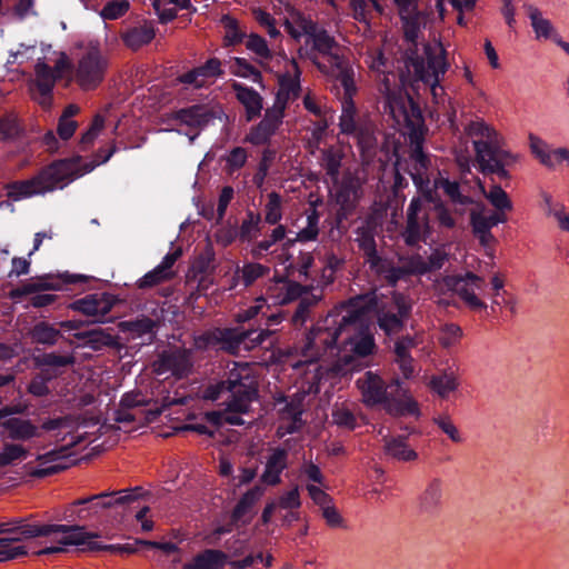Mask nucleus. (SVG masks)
I'll use <instances>...</instances> for the list:
<instances>
[{
    "label": "nucleus",
    "mask_w": 569,
    "mask_h": 569,
    "mask_svg": "<svg viewBox=\"0 0 569 569\" xmlns=\"http://www.w3.org/2000/svg\"><path fill=\"white\" fill-rule=\"evenodd\" d=\"M116 496H119V498H147L151 496H159V492L154 491L151 486H137L120 490H104L99 493L91 495L88 498H112Z\"/></svg>",
    "instance_id": "38"
},
{
    "label": "nucleus",
    "mask_w": 569,
    "mask_h": 569,
    "mask_svg": "<svg viewBox=\"0 0 569 569\" xmlns=\"http://www.w3.org/2000/svg\"><path fill=\"white\" fill-rule=\"evenodd\" d=\"M60 337L59 330L47 323H38L31 330V338L34 342L53 345Z\"/></svg>",
    "instance_id": "45"
},
{
    "label": "nucleus",
    "mask_w": 569,
    "mask_h": 569,
    "mask_svg": "<svg viewBox=\"0 0 569 569\" xmlns=\"http://www.w3.org/2000/svg\"><path fill=\"white\" fill-rule=\"evenodd\" d=\"M461 337V328L455 323H448L442 327L439 341L442 347L451 348L460 341Z\"/></svg>",
    "instance_id": "54"
},
{
    "label": "nucleus",
    "mask_w": 569,
    "mask_h": 569,
    "mask_svg": "<svg viewBox=\"0 0 569 569\" xmlns=\"http://www.w3.org/2000/svg\"><path fill=\"white\" fill-rule=\"evenodd\" d=\"M191 368L190 352L186 349L164 351L152 363V371L163 380L171 377L181 379L190 373Z\"/></svg>",
    "instance_id": "14"
},
{
    "label": "nucleus",
    "mask_w": 569,
    "mask_h": 569,
    "mask_svg": "<svg viewBox=\"0 0 569 569\" xmlns=\"http://www.w3.org/2000/svg\"><path fill=\"white\" fill-rule=\"evenodd\" d=\"M478 187L483 197L495 208V212L507 214V212L512 210L513 206L509 196L499 184H492L489 190H486L481 180H478Z\"/></svg>",
    "instance_id": "33"
},
{
    "label": "nucleus",
    "mask_w": 569,
    "mask_h": 569,
    "mask_svg": "<svg viewBox=\"0 0 569 569\" xmlns=\"http://www.w3.org/2000/svg\"><path fill=\"white\" fill-rule=\"evenodd\" d=\"M226 29L224 40L228 44H236L244 38V31L239 28L238 21L229 16L222 18Z\"/></svg>",
    "instance_id": "56"
},
{
    "label": "nucleus",
    "mask_w": 569,
    "mask_h": 569,
    "mask_svg": "<svg viewBox=\"0 0 569 569\" xmlns=\"http://www.w3.org/2000/svg\"><path fill=\"white\" fill-rule=\"evenodd\" d=\"M302 291L299 283L276 278L268 284L266 296L273 305H286L300 297Z\"/></svg>",
    "instance_id": "26"
},
{
    "label": "nucleus",
    "mask_w": 569,
    "mask_h": 569,
    "mask_svg": "<svg viewBox=\"0 0 569 569\" xmlns=\"http://www.w3.org/2000/svg\"><path fill=\"white\" fill-rule=\"evenodd\" d=\"M46 527H56V523L30 522L26 519L18 518L10 522H0V533L7 535L4 538H16L12 540L13 546H20L19 542L21 540L36 537H47L53 541V533H40L36 531H42Z\"/></svg>",
    "instance_id": "20"
},
{
    "label": "nucleus",
    "mask_w": 569,
    "mask_h": 569,
    "mask_svg": "<svg viewBox=\"0 0 569 569\" xmlns=\"http://www.w3.org/2000/svg\"><path fill=\"white\" fill-rule=\"evenodd\" d=\"M528 16L531 21V27L535 31L537 39H550L553 36L555 29L550 20L546 19L541 11L533 7H528Z\"/></svg>",
    "instance_id": "39"
},
{
    "label": "nucleus",
    "mask_w": 569,
    "mask_h": 569,
    "mask_svg": "<svg viewBox=\"0 0 569 569\" xmlns=\"http://www.w3.org/2000/svg\"><path fill=\"white\" fill-rule=\"evenodd\" d=\"M356 386L366 406L383 405L385 410L395 417H418L420 413L417 401L401 388L398 379L387 386L378 373L367 371L357 379Z\"/></svg>",
    "instance_id": "6"
},
{
    "label": "nucleus",
    "mask_w": 569,
    "mask_h": 569,
    "mask_svg": "<svg viewBox=\"0 0 569 569\" xmlns=\"http://www.w3.org/2000/svg\"><path fill=\"white\" fill-rule=\"evenodd\" d=\"M448 260V254L443 250L437 249L431 252L428 258L420 254H411L399 259L397 267L386 266L383 277L390 282L396 283L398 280L408 276H423L428 272L442 268Z\"/></svg>",
    "instance_id": "11"
},
{
    "label": "nucleus",
    "mask_w": 569,
    "mask_h": 569,
    "mask_svg": "<svg viewBox=\"0 0 569 569\" xmlns=\"http://www.w3.org/2000/svg\"><path fill=\"white\" fill-rule=\"evenodd\" d=\"M94 166L82 164L80 157L56 161L34 177L6 186L7 196L13 201L62 189L71 181L90 172Z\"/></svg>",
    "instance_id": "3"
},
{
    "label": "nucleus",
    "mask_w": 569,
    "mask_h": 569,
    "mask_svg": "<svg viewBox=\"0 0 569 569\" xmlns=\"http://www.w3.org/2000/svg\"><path fill=\"white\" fill-rule=\"evenodd\" d=\"M154 38V31L150 27H140L130 30L124 36L126 44L131 49H138L149 43Z\"/></svg>",
    "instance_id": "43"
},
{
    "label": "nucleus",
    "mask_w": 569,
    "mask_h": 569,
    "mask_svg": "<svg viewBox=\"0 0 569 569\" xmlns=\"http://www.w3.org/2000/svg\"><path fill=\"white\" fill-rule=\"evenodd\" d=\"M68 62L64 57L60 58L54 68H50L44 62L38 61L36 64V79L34 86L38 94L36 99L43 107H49L51 101V91L54 87L56 80L61 77L64 69H67Z\"/></svg>",
    "instance_id": "17"
},
{
    "label": "nucleus",
    "mask_w": 569,
    "mask_h": 569,
    "mask_svg": "<svg viewBox=\"0 0 569 569\" xmlns=\"http://www.w3.org/2000/svg\"><path fill=\"white\" fill-rule=\"evenodd\" d=\"M228 562V555L218 549H206L196 555L183 569H222Z\"/></svg>",
    "instance_id": "29"
},
{
    "label": "nucleus",
    "mask_w": 569,
    "mask_h": 569,
    "mask_svg": "<svg viewBox=\"0 0 569 569\" xmlns=\"http://www.w3.org/2000/svg\"><path fill=\"white\" fill-rule=\"evenodd\" d=\"M119 328L123 332H128L132 339L147 336L148 340L153 337L154 321L149 318H140L133 321H122Z\"/></svg>",
    "instance_id": "35"
},
{
    "label": "nucleus",
    "mask_w": 569,
    "mask_h": 569,
    "mask_svg": "<svg viewBox=\"0 0 569 569\" xmlns=\"http://www.w3.org/2000/svg\"><path fill=\"white\" fill-rule=\"evenodd\" d=\"M357 242L359 248L363 251L367 257V262L370 264L376 272L382 274L385 272V268L387 262L382 261L376 250V242L373 236L368 230H361L358 233Z\"/></svg>",
    "instance_id": "32"
},
{
    "label": "nucleus",
    "mask_w": 569,
    "mask_h": 569,
    "mask_svg": "<svg viewBox=\"0 0 569 569\" xmlns=\"http://www.w3.org/2000/svg\"><path fill=\"white\" fill-rule=\"evenodd\" d=\"M322 166L329 176L337 179L341 166V153L335 149L325 150L322 156Z\"/></svg>",
    "instance_id": "55"
},
{
    "label": "nucleus",
    "mask_w": 569,
    "mask_h": 569,
    "mask_svg": "<svg viewBox=\"0 0 569 569\" xmlns=\"http://www.w3.org/2000/svg\"><path fill=\"white\" fill-rule=\"evenodd\" d=\"M107 56L97 47L86 49L74 67V81L82 90H93L103 80L108 70Z\"/></svg>",
    "instance_id": "12"
},
{
    "label": "nucleus",
    "mask_w": 569,
    "mask_h": 569,
    "mask_svg": "<svg viewBox=\"0 0 569 569\" xmlns=\"http://www.w3.org/2000/svg\"><path fill=\"white\" fill-rule=\"evenodd\" d=\"M507 214L488 210L483 204H478L470 211V224L475 237L485 248H491L496 239L491 228L507 221Z\"/></svg>",
    "instance_id": "15"
},
{
    "label": "nucleus",
    "mask_w": 569,
    "mask_h": 569,
    "mask_svg": "<svg viewBox=\"0 0 569 569\" xmlns=\"http://www.w3.org/2000/svg\"><path fill=\"white\" fill-rule=\"evenodd\" d=\"M301 506V500H279V517L282 519L283 525L290 526L295 521L301 519L298 509Z\"/></svg>",
    "instance_id": "48"
},
{
    "label": "nucleus",
    "mask_w": 569,
    "mask_h": 569,
    "mask_svg": "<svg viewBox=\"0 0 569 569\" xmlns=\"http://www.w3.org/2000/svg\"><path fill=\"white\" fill-rule=\"evenodd\" d=\"M300 57H306L325 74L336 79L348 96L356 91L353 70L340 54L336 40L318 27L309 39L306 47L299 50Z\"/></svg>",
    "instance_id": "5"
},
{
    "label": "nucleus",
    "mask_w": 569,
    "mask_h": 569,
    "mask_svg": "<svg viewBox=\"0 0 569 569\" xmlns=\"http://www.w3.org/2000/svg\"><path fill=\"white\" fill-rule=\"evenodd\" d=\"M286 236V228L283 226H278L273 229L270 239L262 240L258 242L251 250V253L256 258L262 257L264 251H268L272 244L282 240Z\"/></svg>",
    "instance_id": "53"
},
{
    "label": "nucleus",
    "mask_w": 569,
    "mask_h": 569,
    "mask_svg": "<svg viewBox=\"0 0 569 569\" xmlns=\"http://www.w3.org/2000/svg\"><path fill=\"white\" fill-rule=\"evenodd\" d=\"M385 451L391 458L400 461H413L417 459V452L402 438L386 439Z\"/></svg>",
    "instance_id": "37"
},
{
    "label": "nucleus",
    "mask_w": 569,
    "mask_h": 569,
    "mask_svg": "<svg viewBox=\"0 0 569 569\" xmlns=\"http://www.w3.org/2000/svg\"><path fill=\"white\" fill-rule=\"evenodd\" d=\"M247 151L241 147L233 148L226 157V167L229 173L240 169L247 161Z\"/></svg>",
    "instance_id": "62"
},
{
    "label": "nucleus",
    "mask_w": 569,
    "mask_h": 569,
    "mask_svg": "<svg viewBox=\"0 0 569 569\" xmlns=\"http://www.w3.org/2000/svg\"><path fill=\"white\" fill-rule=\"evenodd\" d=\"M320 511L326 523L331 528H346V521L340 511L328 503L329 500H321Z\"/></svg>",
    "instance_id": "52"
},
{
    "label": "nucleus",
    "mask_w": 569,
    "mask_h": 569,
    "mask_svg": "<svg viewBox=\"0 0 569 569\" xmlns=\"http://www.w3.org/2000/svg\"><path fill=\"white\" fill-rule=\"evenodd\" d=\"M232 88L236 92L237 99L246 109L247 120L251 121L260 116L263 108L262 97L252 88L244 87L240 83H233Z\"/></svg>",
    "instance_id": "31"
},
{
    "label": "nucleus",
    "mask_w": 569,
    "mask_h": 569,
    "mask_svg": "<svg viewBox=\"0 0 569 569\" xmlns=\"http://www.w3.org/2000/svg\"><path fill=\"white\" fill-rule=\"evenodd\" d=\"M352 94H353V92L350 96H348L345 92L346 101H345L342 114L340 117L339 126L343 133H353L355 134V132L359 128L356 127L355 119H353V106L351 102Z\"/></svg>",
    "instance_id": "51"
},
{
    "label": "nucleus",
    "mask_w": 569,
    "mask_h": 569,
    "mask_svg": "<svg viewBox=\"0 0 569 569\" xmlns=\"http://www.w3.org/2000/svg\"><path fill=\"white\" fill-rule=\"evenodd\" d=\"M546 217L552 219L561 231L569 232V212L563 203L556 206Z\"/></svg>",
    "instance_id": "64"
},
{
    "label": "nucleus",
    "mask_w": 569,
    "mask_h": 569,
    "mask_svg": "<svg viewBox=\"0 0 569 569\" xmlns=\"http://www.w3.org/2000/svg\"><path fill=\"white\" fill-rule=\"evenodd\" d=\"M413 171L411 177L415 184L421 191V196L411 199L406 212V227L401 233L408 246H416L426 241L431 234L430 212L432 211L431 191L428 190L429 179L425 176L428 168V159L423 154L420 144H417L411 153Z\"/></svg>",
    "instance_id": "2"
},
{
    "label": "nucleus",
    "mask_w": 569,
    "mask_h": 569,
    "mask_svg": "<svg viewBox=\"0 0 569 569\" xmlns=\"http://www.w3.org/2000/svg\"><path fill=\"white\" fill-rule=\"evenodd\" d=\"M405 319L392 312H380L378 315V325L386 335H395L402 330Z\"/></svg>",
    "instance_id": "46"
},
{
    "label": "nucleus",
    "mask_w": 569,
    "mask_h": 569,
    "mask_svg": "<svg viewBox=\"0 0 569 569\" xmlns=\"http://www.w3.org/2000/svg\"><path fill=\"white\" fill-rule=\"evenodd\" d=\"M400 19L403 24L405 37L407 40L411 42H416L421 32L422 24V16L419 11L415 12V14H409V17L400 16Z\"/></svg>",
    "instance_id": "47"
},
{
    "label": "nucleus",
    "mask_w": 569,
    "mask_h": 569,
    "mask_svg": "<svg viewBox=\"0 0 569 569\" xmlns=\"http://www.w3.org/2000/svg\"><path fill=\"white\" fill-rule=\"evenodd\" d=\"M529 149L539 163L547 169L552 170L563 162H569V148L552 149L545 140L535 134L529 136Z\"/></svg>",
    "instance_id": "21"
},
{
    "label": "nucleus",
    "mask_w": 569,
    "mask_h": 569,
    "mask_svg": "<svg viewBox=\"0 0 569 569\" xmlns=\"http://www.w3.org/2000/svg\"><path fill=\"white\" fill-rule=\"evenodd\" d=\"M287 466V452L277 449L268 458L260 485L256 488L254 495H263L264 488L276 486L280 481V473Z\"/></svg>",
    "instance_id": "27"
},
{
    "label": "nucleus",
    "mask_w": 569,
    "mask_h": 569,
    "mask_svg": "<svg viewBox=\"0 0 569 569\" xmlns=\"http://www.w3.org/2000/svg\"><path fill=\"white\" fill-rule=\"evenodd\" d=\"M465 132L472 139L475 149V161L481 172L487 173L488 169L495 164L498 159L501 137L499 133L482 120L471 121L465 128Z\"/></svg>",
    "instance_id": "9"
},
{
    "label": "nucleus",
    "mask_w": 569,
    "mask_h": 569,
    "mask_svg": "<svg viewBox=\"0 0 569 569\" xmlns=\"http://www.w3.org/2000/svg\"><path fill=\"white\" fill-rule=\"evenodd\" d=\"M224 553L228 555V562L232 569H247L253 566L257 560H262V552H253L250 540L240 536H232L224 542Z\"/></svg>",
    "instance_id": "19"
},
{
    "label": "nucleus",
    "mask_w": 569,
    "mask_h": 569,
    "mask_svg": "<svg viewBox=\"0 0 569 569\" xmlns=\"http://www.w3.org/2000/svg\"><path fill=\"white\" fill-rule=\"evenodd\" d=\"M40 533H53V542L60 546L46 547L36 552L37 556H47L63 552L62 546H84L82 550L89 551H109L111 553H127L131 555L137 552V545H140L136 540L134 543L123 545H103L94 539L98 538L97 533L87 532L84 527L77 525H60L56 523V527H46L44 530H36Z\"/></svg>",
    "instance_id": "7"
},
{
    "label": "nucleus",
    "mask_w": 569,
    "mask_h": 569,
    "mask_svg": "<svg viewBox=\"0 0 569 569\" xmlns=\"http://www.w3.org/2000/svg\"><path fill=\"white\" fill-rule=\"evenodd\" d=\"M16 538H0V561L17 559L28 555L24 546H13Z\"/></svg>",
    "instance_id": "50"
},
{
    "label": "nucleus",
    "mask_w": 569,
    "mask_h": 569,
    "mask_svg": "<svg viewBox=\"0 0 569 569\" xmlns=\"http://www.w3.org/2000/svg\"><path fill=\"white\" fill-rule=\"evenodd\" d=\"M373 298L370 296L356 297L339 309L329 313L307 336L300 355L303 360L292 365L299 371L307 365L301 382V392L290 399L277 401L280 415L278 433L282 437L296 431L301 426L300 416L303 411L302 400L308 393L319 391L323 367L317 363L327 356H337L336 363L327 369L335 375H347L360 370L365 360L376 350V341L370 330L363 326V317L371 309Z\"/></svg>",
    "instance_id": "1"
},
{
    "label": "nucleus",
    "mask_w": 569,
    "mask_h": 569,
    "mask_svg": "<svg viewBox=\"0 0 569 569\" xmlns=\"http://www.w3.org/2000/svg\"><path fill=\"white\" fill-rule=\"evenodd\" d=\"M355 136L357 138L358 144L363 153H369L376 146V138L373 134V129L371 126H366L359 128Z\"/></svg>",
    "instance_id": "61"
},
{
    "label": "nucleus",
    "mask_w": 569,
    "mask_h": 569,
    "mask_svg": "<svg viewBox=\"0 0 569 569\" xmlns=\"http://www.w3.org/2000/svg\"><path fill=\"white\" fill-rule=\"evenodd\" d=\"M238 272L241 273L243 283L246 286H250L257 279L267 274L269 272V268L260 263H247L242 267L241 270H238Z\"/></svg>",
    "instance_id": "59"
},
{
    "label": "nucleus",
    "mask_w": 569,
    "mask_h": 569,
    "mask_svg": "<svg viewBox=\"0 0 569 569\" xmlns=\"http://www.w3.org/2000/svg\"><path fill=\"white\" fill-rule=\"evenodd\" d=\"M318 217L312 213L307 218V227L301 229L297 237L293 240H289L284 243V246H290L293 241H311L315 240L318 236Z\"/></svg>",
    "instance_id": "57"
},
{
    "label": "nucleus",
    "mask_w": 569,
    "mask_h": 569,
    "mask_svg": "<svg viewBox=\"0 0 569 569\" xmlns=\"http://www.w3.org/2000/svg\"><path fill=\"white\" fill-rule=\"evenodd\" d=\"M435 423L453 442L459 443L462 441V437H461L457 426L453 423V421L448 416H439V417L435 418Z\"/></svg>",
    "instance_id": "63"
},
{
    "label": "nucleus",
    "mask_w": 569,
    "mask_h": 569,
    "mask_svg": "<svg viewBox=\"0 0 569 569\" xmlns=\"http://www.w3.org/2000/svg\"><path fill=\"white\" fill-rule=\"evenodd\" d=\"M418 346V341L413 337H402L395 342V362L398 365L400 372L405 378H411L415 373L413 359L410 350Z\"/></svg>",
    "instance_id": "28"
},
{
    "label": "nucleus",
    "mask_w": 569,
    "mask_h": 569,
    "mask_svg": "<svg viewBox=\"0 0 569 569\" xmlns=\"http://www.w3.org/2000/svg\"><path fill=\"white\" fill-rule=\"evenodd\" d=\"M429 386L438 396L447 398L451 392L457 390L459 381L453 373L442 372L431 377Z\"/></svg>",
    "instance_id": "41"
},
{
    "label": "nucleus",
    "mask_w": 569,
    "mask_h": 569,
    "mask_svg": "<svg viewBox=\"0 0 569 569\" xmlns=\"http://www.w3.org/2000/svg\"><path fill=\"white\" fill-rule=\"evenodd\" d=\"M81 337L86 338V343L94 350L101 349L102 347H111L117 345L116 338L109 332L101 329L88 331L83 333Z\"/></svg>",
    "instance_id": "44"
},
{
    "label": "nucleus",
    "mask_w": 569,
    "mask_h": 569,
    "mask_svg": "<svg viewBox=\"0 0 569 569\" xmlns=\"http://www.w3.org/2000/svg\"><path fill=\"white\" fill-rule=\"evenodd\" d=\"M129 6L128 0L110 1L101 10V17L108 20L118 19L129 10Z\"/></svg>",
    "instance_id": "60"
},
{
    "label": "nucleus",
    "mask_w": 569,
    "mask_h": 569,
    "mask_svg": "<svg viewBox=\"0 0 569 569\" xmlns=\"http://www.w3.org/2000/svg\"><path fill=\"white\" fill-rule=\"evenodd\" d=\"M114 298L108 293L89 295L73 303V309L86 316L94 317L97 322H102V318L109 313L114 306Z\"/></svg>",
    "instance_id": "23"
},
{
    "label": "nucleus",
    "mask_w": 569,
    "mask_h": 569,
    "mask_svg": "<svg viewBox=\"0 0 569 569\" xmlns=\"http://www.w3.org/2000/svg\"><path fill=\"white\" fill-rule=\"evenodd\" d=\"M21 128L18 118L13 113H7L0 118V134L6 140H13L19 137Z\"/></svg>",
    "instance_id": "49"
},
{
    "label": "nucleus",
    "mask_w": 569,
    "mask_h": 569,
    "mask_svg": "<svg viewBox=\"0 0 569 569\" xmlns=\"http://www.w3.org/2000/svg\"><path fill=\"white\" fill-rule=\"evenodd\" d=\"M411 66L416 78L430 86L433 98L438 99L443 92L439 82L449 67L446 60V51L441 43L427 44L425 47V58L413 60Z\"/></svg>",
    "instance_id": "10"
},
{
    "label": "nucleus",
    "mask_w": 569,
    "mask_h": 569,
    "mask_svg": "<svg viewBox=\"0 0 569 569\" xmlns=\"http://www.w3.org/2000/svg\"><path fill=\"white\" fill-rule=\"evenodd\" d=\"M284 110L281 104H274L266 110L263 119L251 129L247 141L252 144H263L277 132L282 123Z\"/></svg>",
    "instance_id": "22"
},
{
    "label": "nucleus",
    "mask_w": 569,
    "mask_h": 569,
    "mask_svg": "<svg viewBox=\"0 0 569 569\" xmlns=\"http://www.w3.org/2000/svg\"><path fill=\"white\" fill-rule=\"evenodd\" d=\"M251 367L249 363H236L230 370L227 381L218 386V395H209L211 399H216L220 393L228 392L227 407L223 411H212L207 413V418L214 425H242L243 420L239 416L249 410L250 402L252 401L257 383L251 376Z\"/></svg>",
    "instance_id": "4"
},
{
    "label": "nucleus",
    "mask_w": 569,
    "mask_h": 569,
    "mask_svg": "<svg viewBox=\"0 0 569 569\" xmlns=\"http://www.w3.org/2000/svg\"><path fill=\"white\" fill-rule=\"evenodd\" d=\"M485 286L483 278L466 272L463 276H446L437 281L436 290L440 293L452 291L469 308L473 310L485 309L487 305L478 297L477 291L482 290Z\"/></svg>",
    "instance_id": "13"
},
{
    "label": "nucleus",
    "mask_w": 569,
    "mask_h": 569,
    "mask_svg": "<svg viewBox=\"0 0 569 569\" xmlns=\"http://www.w3.org/2000/svg\"><path fill=\"white\" fill-rule=\"evenodd\" d=\"M180 256V250H174L173 252L166 254L162 261L156 268L147 272L142 278L138 280V287L140 289H147L171 280L176 274L172 269L173 264Z\"/></svg>",
    "instance_id": "24"
},
{
    "label": "nucleus",
    "mask_w": 569,
    "mask_h": 569,
    "mask_svg": "<svg viewBox=\"0 0 569 569\" xmlns=\"http://www.w3.org/2000/svg\"><path fill=\"white\" fill-rule=\"evenodd\" d=\"M11 439L26 440L39 436L38 428L28 420L13 418L4 423Z\"/></svg>",
    "instance_id": "40"
},
{
    "label": "nucleus",
    "mask_w": 569,
    "mask_h": 569,
    "mask_svg": "<svg viewBox=\"0 0 569 569\" xmlns=\"http://www.w3.org/2000/svg\"><path fill=\"white\" fill-rule=\"evenodd\" d=\"M284 27L292 38L300 39L302 36L309 38L315 33L317 24L307 17L297 13L293 14L291 19L286 20Z\"/></svg>",
    "instance_id": "36"
},
{
    "label": "nucleus",
    "mask_w": 569,
    "mask_h": 569,
    "mask_svg": "<svg viewBox=\"0 0 569 569\" xmlns=\"http://www.w3.org/2000/svg\"><path fill=\"white\" fill-rule=\"evenodd\" d=\"M222 114L220 107L192 106L177 111L174 118L182 124L201 128Z\"/></svg>",
    "instance_id": "25"
},
{
    "label": "nucleus",
    "mask_w": 569,
    "mask_h": 569,
    "mask_svg": "<svg viewBox=\"0 0 569 569\" xmlns=\"http://www.w3.org/2000/svg\"><path fill=\"white\" fill-rule=\"evenodd\" d=\"M367 180V172L363 166L355 170L348 169L336 191V202L342 210L348 211L359 200L362 194V184Z\"/></svg>",
    "instance_id": "16"
},
{
    "label": "nucleus",
    "mask_w": 569,
    "mask_h": 569,
    "mask_svg": "<svg viewBox=\"0 0 569 569\" xmlns=\"http://www.w3.org/2000/svg\"><path fill=\"white\" fill-rule=\"evenodd\" d=\"M284 62V71L278 76L279 90L277 92L274 104H281L286 109L288 102L298 98L300 92L301 71L295 59H288L286 54L281 56Z\"/></svg>",
    "instance_id": "18"
},
{
    "label": "nucleus",
    "mask_w": 569,
    "mask_h": 569,
    "mask_svg": "<svg viewBox=\"0 0 569 569\" xmlns=\"http://www.w3.org/2000/svg\"><path fill=\"white\" fill-rule=\"evenodd\" d=\"M256 500H239L230 515L228 526L247 525L251 521L254 515Z\"/></svg>",
    "instance_id": "42"
},
{
    "label": "nucleus",
    "mask_w": 569,
    "mask_h": 569,
    "mask_svg": "<svg viewBox=\"0 0 569 569\" xmlns=\"http://www.w3.org/2000/svg\"><path fill=\"white\" fill-rule=\"evenodd\" d=\"M230 335V342L228 345V349L231 352H238L243 346L244 350H249L260 343L266 339L267 336H269V331L262 330V331H243L239 333H229Z\"/></svg>",
    "instance_id": "34"
},
{
    "label": "nucleus",
    "mask_w": 569,
    "mask_h": 569,
    "mask_svg": "<svg viewBox=\"0 0 569 569\" xmlns=\"http://www.w3.org/2000/svg\"><path fill=\"white\" fill-rule=\"evenodd\" d=\"M395 80V76H392V80L390 79L389 76H383V78L381 79L380 91L386 96L390 113L395 119L400 121V118L407 119L406 101L401 96L400 91L396 92V90L392 89Z\"/></svg>",
    "instance_id": "30"
},
{
    "label": "nucleus",
    "mask_w": 569,
    "mask_h": 569,
    "mask_svg": "<svg viewBox=\"0 0 569 569\" xmlns=\"http://www.w3.org/2000/svg\"><path fill=\"white\" fill-rule=\"evenodd\" d=\"M78 420L73 417H61L47 420L42 423V429L47 431H56L54 437L59 441H66V446L59 451H50L39 457V466L31 469L33 477L42 478L58 473L70 466L68 455L64 452L67 448L76 446L81 439V435H76L78 429Z\"/></svg>",
    "instance_id": "8"
},
{
    "label": "nucleus",
    "mask_w": 569,
    "mask_h": 569,
    "mask_svg": "<svg viewBox=\"0 0 569 569\" xmlns=\"http://www.w3.org/2000/svg\"><path fill=\"white\" fill-rule=\"evenodd\" d=\"M27 456V451L20 445H6L0 452V466H8L14 461L22 460Z\"/></svg>",
    "instance_id": "58"
}]
</instances>
